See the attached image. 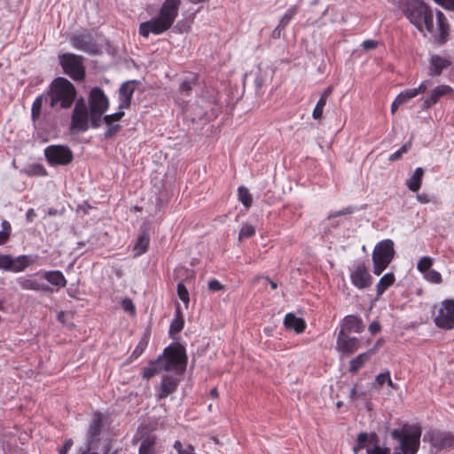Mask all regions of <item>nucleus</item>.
Segmentation results:
<instances>
[{"instance_id": "473e14b6", "label": "nucleus", "mask_w": 454, "mask_h": 454, "mask_svg": "<svg viewBox=\"0 0 454 454\" xmlns=\"http://www.w3.org/2000/svg\"><path fill=\"white\" fill-rule=\"evenodd\" d=\"M48 98L44 94H41L37 96L33 101L31 106V120L35 124V122L39 120L42 114V107L44 101H47Z\"/></svg>"}, {"instance_id": "603ef678", "label": "nucleus", "mask_w": 454, "mask_h": 454, "mask_svg": "<svg viewBox=\"0 0 454 454\" xmlns=\"http://www.w3.org/2000/svg\"><path fill=\"white\" fill-rule=\"evenodd\" d=\"M121 306H122V309L126 312H129V313L134 314L135 311H136L135 305H134L133 301L130 299L126 298V299L122 300Z\"/></svg>"}, {"instance_id": "9d476101", "label": "nucleus", "mask_w": 454, "mask_h": 454, "mask_svg": "<svg viewBox=\"0 0 454 454\" xmlns=\"http://www.w3.org/2000/svg\"><path fill=\"white\" fill-rule=\"evenodd\" d=\"M44 156L51 167L67 166L74 160V153L69 146L65 145H51L44 149Z\"/></svg>"}, {"instance_id": "69168bd1", "label": "nucleus", "mask_w": 454, "mask_h": 454, "mask_svg": "<svg viewBox=\"0 0 454 454\" xmlns=\"http://www.w3.org/2000/svg\"><path fill=\"white\" fill-rule=\"evenodd\" d=\"M380 331V325L378 322L371 323V334L377 333Z\"/></svg>"}, {"instance_id": "7c9ffc66", "label": "nucleus", "mask_w": 454, "mask_h": 454, "mask_svg": "<svg viewBox=\"0 0 454 454\" xmlns=\"http://www.w3.org/2000/svg\"><path fill=\"white\" fill-rule=\"evenodd\" d=\"M150 236L147 231H142L137 239L134 245L133 251L136 256L145 254L149 247Z\"/></svg>"}, {"instance_id": "4c0bfd02", "label": "nucleus", "mask_w": 454, "mask_h": 454, "mask_svg": "<svg viewBox=\"0 0 454 454\" xmlns=\"http://www.w3.org/2000/svg\"><path fill=\"white\" fill-rule=\"evenodd\" d=\"M368 359H369V355L367 352L358 355L356 357L353 358L350 361L349 371L351 372H358V370L364 365V364L367 362Z\"/></svg>"}, {"instance_id": "dca6fc26", "label": "nucleus", "mask_w": 454, "mask_h": 454, "mask_svg": "<svg viewBox=\"0 0 454 454\" xmlns=\"http://www.w3.org/2000/svg\"><path fill=\"white\" fill-rule=\"evenodd\" d=\"M124 110L125 109L118 108V112L114 114L102 115V121L107 126V129L104 133L105 138L113 137L121 129V126L115 122H118L124 117Z\"/></svg>"}, {"instance_id": "c9c22d12", "label": "nucleus", "mask_w": 454, "mask_h": 454, "mask_svg": "<svg viewBox=\"0 0 454 454\" xmlns=\"http://www.w3.org/2000/svg\"><path fill=\"white\" fill-rule=\"evenodd\" d=\"M385 383H387V386L392 389L398 388L397 385L392 381L389 372H385L383 373L379 374L376 377L372 387L374 388H380L383 387Z\"/></svg>"}, {"instance_id": "aec40b11", "label": "nucleus", "mask_w": 454, "mask_h": 454, "mask_svg": "<svg viewBox=\"0 0 454 454\" xmlns=\"http://www.w3.org/2000/svg\"><path fill=\"white\" fill-rule=\"evenodd\" d=\"M135 90L136 81H128L121 85L118 96V108L129 109L130 107Z\"/></svg>"}, {"instance_id": "f3484780", "label": "nucleus", "mask_w": 454, "mask_h": 454, "mask_svg": "<svg viewBox=\"0 0 454 454\" xmlns=\"http://www.w3.org/2000/svg\"><path fill=\"white\" fill-rule=\"evenodd\" d=\"M360 347V341L356 337H350L349 334L339 333L336 341V348L342 355H351Z\"/></svg>"}, {"instance_id": "8fccbe9b", "label": "nucleus", "mask_w": 454, "mask_h": 454, "mask_svg": "<svg viewBox=\"0 0 454 454\" xmlns=\"http://www.w3.org/2000/svg\"><path fill=\"white\" fill-rule=\"evenodd\" d=\"M297 13V9L293 7V8H290L285 14L284 16L282 17V19L280 20V26H282V28H285L289 21L294 18V16Z\"/></svg>"}, {"instance_id": "6e6552de", "label": "nucleus", "mask_w": 454, "mask_h": 454, "mask_svg": "<svg viewBox=\"0 0 454 454\" xmlns=\"http://www.w3.org/2000/svg\"><path fill=\"white\" fill-rule=\"evenodd\" d=\"M105 427V416L100 411L93 413L87 434L84 450L82 454H87L91 450L98 449L102 441V434Z\"/></svg>"}, {"instance_id": "ea45409f", "label": "nucleus", "mask_w": 454, "mask_h": 454, "mask_svg": "<svg viewBox=\"0 0 454 454\" xmlns=\"http://www.w3.org/2000/svg\"><path fill=\"white\" fill-rule=\"evenodd\" d=\"M1 226L2 231H0V246L4 245L8 241L12 232L11 224L7 220H3Z\"/></svg>"}, {"instance_id": "bb28decb", "label": "nucleus", "mask_w": 454, "mask_h": 454, "mask_svg": "<svg viewBox=\"0 0 454 454\" xmlns=\"http://www.w3.org/2000/svg\"><path fill=\"white\" fill-rule=\"evenodd\" d=\"M162 371H164L163 365L160 362V358L158 357L155 360L150 361L148 366L142 369L141 375L143 379L148 380Z\"/></svg>"}, {"instance_id": "c03bdc74", "label": "nucleus", "mask_w": 454, "mask_h": 454, "mask_svg": "<svg viewBox=\"0 0 454 454\" xmlns=\"http://www.w3.org/2000/svg\"><path fill=\"white\" fill-rule=\"evenodd\" d=\"M173 447L178 454H196L195 448L192 444L184 445L180 441H176Z\"/></svg>"}, {"instance_id": "4be33fe9", "label": "nucleus", "mask_w": 454, "mask_h": 454, "mask_svg": "<svg viewBox=\"0 0 454 454\" xmlns=\"http://www.w3.org/2000/svg\"><path fill=\"white\" fill-rule=\"evenodd\" d=\"M453 92V89L446 84H441L435 87L430 93L429 97L423 102V108L428 109L435 105L442 97Z\"/></svg>"}, {"instance_id": "de8ad7c7", "label": "nucleus", "mask_w": 454, "mask_h": 454, "mask_svg": "<svg viewBox=\"0 0 454 454\" xmlns=\"http://www.w3.org/2000/svg\"><path fill=\"white\" fill-rule=\"evenodd\" d=\"M423 276L426 280L433 284H440L442 280V275L435 270H430L423 274Z\"/></svg>"}, {"instance_id": "39448f33", "label": "nucleus", "mask_w": 454, "mask_h": 454, "mask_svg": "<svg viewBox=\"0 0 454 454\" xmlns=\"http://www.w3.org/2000/svg\"><path fill=\"white\" fill-rule=\"evenodd\" d=\"M46 97L52 109H67L75 99L76 89L67 78L57 77L51 82Z\"/></svg>"}, {"instance_id": "bf43d9fd", "label": "nucleus", "mask_w": 454, "mask_h": 454, "mask_svg": "<svg viewBox=\"0 0 454 454\" xmlns=\"http://www.w3.org/2000/svg\"><path fill=\"white\" fill-rule=\"evenodd\" d=\"M417 200L422 204L430 202V197L427 193H419L417 195Z\"/></svg>"}, {"instance_id": "a18cd8bd", "label": "nucleus", "mask_w": 454, "mask_h": 454, "mask_svg": "<svg viewBox=\"0 0 454 454\" xmlns=\"http://www.w3.org/2000/svg\"><path fill=\"white\" fill-rule=\"evenodd\" d=\"M177 295L179 299L184 302L185 308H188L190 302L189 292L182 282L177 284Z\"/></svg>"}, {"instance_id": "412c9836", "label": "nucleus", "mask_w": 454, "mask_h": 454, "mask_svg": "<svg viewBox=\"0 0 454 454\" xmlns=\"http://www.w3.org/2000/svg\"><path fill=\"white\" fill-rule=\"evenodd\" d=\"M364 329L363 320L359 317L348 315L341 320L339 333L349 334L350 333H361Z\"/></svg>"}, {"instance_id": "79ce46f5", "label": "nucleus", "mask_w": 454, "mask_h": 454, "mask_svg": "<svg viewBox=\"0 0 454 454\" xmlns=\"http://www.w3.org/2000/svg\"><path fill=\"white\" fill-rule=\"evenodd\" d=\"M411 147V141L406 142L404 145H403L400 149L393 153L389 155L388 160L390 161H395L402 158V156L406 153Z\"/></svg>"}, {"instance_id": "0e129e2a", "label": "nucleus", "mask_w": 454, "mask_h": 454, "mask_svg": "<svg viewBox=\"0 0 454 454\" xmlns=\"http://www.w3.org/2000/svg\"><path fill=\"white\" fill-rule=\"evenodd\" d=\"M284 28H282V26H280V23L278 25V27L272 31V37L274 39H278L281 36V32Z\"/></svg>"}, {"instance_id": "4468645a", "label": "nucleus", "mask_w": 454, "mask_h": 454, "mask_svg": "<svg viewBox=\"0 0 454 454\" xmlns=\"http://www.w3.org/2000/svg\"><path fill=\"white\" fill-rule=\"evenodd\" d=\"M16 282L22 290L44 293L54 292V289L52 287L49 286L44 283L40 282V280L37 279L35 275L34 274L19 277L16 279Z\"/></svg>"}, {"instance_id": "20e7f679", "label": "nucleus", "mask_w": 454, "mask_h": 454, "mask_svg": "<svg viewBox=\"0 0 454 454\" xmlns=\"http://www.w3.org/2000/svg\"><path fill=\"white\" fill-rule=\"evenodd\" d=\"M401 9L409 21L420 32L434 34V13L423 0H402Z\"/></svg>"}, {"instance_id": "0eeeda50", "label": "nucleus", "mask_w": 454, "mask_h": 454, "mask_svg": "<svg viewBox=\"0 0 454 454\" xmlns=\"http://www.w3.org/2000/svg\"><path fill=\"white\" fill-rule=\"evenodd\" d=\"M394 243L390 239H385L378 243L372 253L373 273L380 276L388 266L394 258Z\"/></svg>"}, {"instance_id": "864d4df0", "label": "nucleus", "mask_w": 454, "mask_h": 454, "mask_svg": "<svg viewBox=\"0 0 454 454\" xmlns=\"http://www.w3.org/2000/svg\"><path fill=\"white\" fill-rule=\"evenodd\" d=\"M437 4L449 11H454V0H434Z\"/></svg>"}, {"instance_id": "f704fd0d", "label": "nucleus", "mask_w": 454, "mask_h": 454, "mask_svg": "<svg viewBox=\"0 0 454 454\" xmlns=\"http://www.w3.org/2000/svg\"><path fill=\"white\" fill-rule=\"evenodd\" d=\"M149 340L150 333H145L130 355L131 360L137 359L144 353L148 346Z\"/></svg>"}, {"instance_id": "393cba45", "label": "nucleus", "mask_w": 454, "mask_h": 454, "mask_svg": "<svg viewBox=\"0 0 454 454\" xmlns=\"http://www.w3.org/2000/svg\"><path fill=\"white\" fill-rule=\"evenodd\" d=\"M32 263L33 260L30 255L22 254L17 257L12 256L9 271L16 273L24 271Z\"/></svg>"}, {"instance_id": "e2e57ef3", "label": "nucleus", "mask_w": 454, "mask_h": 454, "mask_svg": "<svg viewBox=\"0 0 454 454\" xmlns=\"http://www.w3.org/2000/svg\"><path fill=\"white\" fill-rule=\"evenodd\" d=\"M363 395H364V393L362 391H360L358 385H356L353 387V389H352L351 397L352 398H356V397H359V396H361Z\"/></svg>"}, {"instance_id": "e433bc0d", "label": "nucleus", "mask_w": 454, "mask_h": 454, "mask_svg": "<svg viewBox=\"0 0 454 454\" xmlns=\"http://www.w3.org/2000/svg\"><path fill=\"white\" fill-rule=\"evenodd\" d=\"M363 450H365L366 454H369V434L365 432L358 434L357 442L354 446L353 451L355 454H358Z\"/></svg>"}, {"instance_id": "052dcab7", "label": "nucleus", "mask_w": 454, "mask_h": 454, "mask_svg": "<svg viewBox=\"0 0 454 454\" xmlns=\"http://www.w3.org/2000/svg\"><path fill=\"white\" fill-rule=\"evenodd\" d=\"M36 216L35 211L34 208L27 209L26 213V218L28 223H32Z\"/></svg>"}, {"instance_id": "58836bf2", "label": "nucleus", "mask_w": 454, "mask_h": 454, "mask_svg": "<svg viewBox=\"0 0 454 454\" xmlns=\"http://www.w3.org/2000/svg\"><path fill=\"white\" fill-rule=\"evenodd\" d=\"M238 197L239 200L243 204V206L248 209L253 202L252 195L250 194L247 188L244 186H239L238 188Z\"/></svg>"}, {"instance_id": "f8f14e48", "label": "nucleus", "mask_w": 454, "mask_h": 454, "mask_svg": "<svg viewBox=\"0 0 454 454\" xmlns=\"http://www.w3.org/2000/svg\"><path fill=\"white\" fill-rule=\"evenodd\" d=\"M137 439H134L133 442H139L138 454H158L159 440L148 427H142L137 430Z\"/></svg>"}, {"instance_id": "cd10ccee", "label": "nucleus", "mask_w": 454, "mask_h": 454, "mask_svg": "<svg viewBox=\"0 0 454 454\" xmlns=\"http://www.w3.org/2000/svg\"><path fill=\"white\" fill-rule=\"evenodd\" d=\"M450 64L451 62L448 59L442 58L439 55H433L430 58V73L439 75L442 70L450 66Z\"/></svg>"}, {"instance_id": "423d86ee", "label": "nucleus", "mask_w": 454, "mask_h": 454, "mask_svg": "<svg viewBox=\"0 0 454 454\" xmlns=\"http://www.w3.org/2000/svg\"><path fill=\"white\" fill-rule=\"evenodd\" d=\"M165 372L174 371L176 374L184 373L187 366V355L185 348L175 342L164 348L162 355L158 356Z\"/></svg>"}, {"instance_id": "774afa93", "label": "nucleus", "mask_w": 454, "mask_h": 454, "mask_svg": "<svg viewBox=\"0 0 454 454\" xmlns=\"http://www.w3.org/2000/svg\"><path fill=\"white\" fill-rule=\"evenodd\" d=\"M266 279L270 282L271 289L275 290L278 288V284L275 281L270 279L269 278H266Z\"/></svg>"}, {"instance_id": "a19ab883", "label": "nucleus", "mask_w": 454, "mask_h": 454, "mask_svg": "<svg viewBox=\"0 0 454 454\" xmlns=\"http://www.w3.org/2000/svg\"><path fill=\"white\" fill-rule=\"evenodd\" d=\"M27 173L30 176H45L48 175L46 168L40 163L31 165Z\"/></svg>"}, {"instance_id": "c756f323", "label": "nucleus", "mask_w": 454, "mask_h": 454, "mask_svg": "<svg viewBox=\"0 0 454 454\" xmlns=\"http://www.w3.org/2000/svg\"><path fill=\"white\" fill-rule=\"evenodd\" d=\"M424 173L422 168H417L411 176L406 180V185L410 191L416 192L420 189Z\"/></svg>"}, {"instance_id": "f257e3e1", "label": "nucleus", "mask_w": 454, "mask_h": 454, "mask_svg": "<svg viewBox=\"0 0 454 454\" xmlns=\"http://www.w3.org/2000/svg\"><path fill=\"white\" fill-rule=\"evenodd\" d=\"M109 108V99L104 90L94 87L89 94L88 106L83 98L76 101L71 117V129L85 132L91 128L98 129L102 123V115Z\"/></svg>"}, {"instance_id": "ddd939ff", "label": "nucleus", "mask_w": 454, "mask_h": 454, "mask_svg": "<svg viewBox=\"0 0 454 454\" xmlns=\"http://www.w3.org/2000/svg\"><path fill=\"white\" fill-rule=\"evenodd\" d=\"M424 441H427L436 450L454 448V433L431 430L425 434Z\"/></svg>"}, {"instance_id": "2f4dec72", "label": "nucleus", "mask_w": 454, "mask_h": 454, "mask_svg": "<svg viewBox=\"0 0 454 454\" xmlns=\"http://www.w3.org/2000/svg\"><path fill=\"white\" fill-rule=\"evenodd\" d=\"M331 93H332V89L331 88H327L322 93V95H321L320 98L318 99L316 106L314 107V110H313V113H312V117L315 120H320L322 118L324 108H325V106L326 105L327 98L331 95Z\"/></svg>"}, {"instance_id": "7ed1b4c3", "label": "nucleus", "mask_w": 454, "mask_h": 454, "mask_svg": "<svg viewBox=\"0 0 454 454\" xmlns=\"http://www.w3.org/2000/svg\"><path fill=\"white\" fill-rule=\"evenodd\" d=\"M180 5L181 0H165L157 18L140 24V35L148 38L150 33L160 35L168 30L178 16Z\"/></svg>"}, {"instance_id": "c85d7f7f", "label": "nucleus", "mask_w": 454, "mask_h": 454, "mask_svg": "<svg viewBox=\"0 0 454 454\" xmlns=\"http://www.w3.org/2000/svg\"><path fill=\"white\" fill-rule=\"evenodd\" d=\"M395 278L393 272L386 273L376 285V299L378 300L385 291L394 285Z\"/></svg>"}, {"instance_id": "37998d69", "label": "nucleus", "mask_w": 454, "mask_h": 454, "mask_svg": "<svg viewBox=\"0 0 454 454\" xmlns=\"http://www.w3.org/2000/svg\"><path fill=\"white\" fill-rule=\"evenodd\" d=\"M433 265V259L429 256H424L419 259L417 264V269L422 274H425L428 270H432L431 267Z\"/></svg>"}, {"instance_id": "1a4fd4ad", "label": "nucleus", "mask_w": 454, "mask_h": 454, "mask_svg": "<svg viewBox=\"0 0 454 454\" xmlns=\"http://www.w3.org/2000/svg\"><path fill=\"white\" fill-rule=\"evenodd\" d=\"M59 64L66 74L74 81H82L85 77L83 58L74 53H64L59 56Z\"/></svg>"}, {"instance_id": "f03ea898", "label": "nucleus", "mask_w": 454, "mask_h": 454, "mask_svg": "<svg viewBox=\"0 0 454 454\" xmlns=\"http://www.w3.org/2000/svg\"><path fill=\"white\" fill-rule=\"evenodd\" d=\"M421 434L419 425L405 424L399 429H394L391 436L399 442L394 454H416L419 449ZM377 442V435L371 433V447H373L371 454H391L389 448H381Z\"/></svg>"}, {"instance_id": "72a5a7b5", "label": "nucleus", "mask_w": 454, "mask_h": 454, "mask_svg": "<svg viewBox=\"0 0 454 454\" xmlns=\"http://www.w3.org/2000/svg\"><path fill=\"white\" fill-rule=\"evenodd\" d=\"M436 29L439 31L440 41L442 43L448 35V23L444 14L442 12H436Z\"/></svg>"}, {"instance_id": "b1692460", "label": "nucleus", "mask_w": 454, "mask_h": 454, "mask_svg": "<svg viewBox=\"0 0 454 454\" xmlns=\"http://www.w3.org/2000/svg\"><path fill=\"white\" fill-rule=\"evenodd\" d=\"M284 325L286 329H292L296 333H301L305 331L306 323L303 318L297 317L293 313H287L284 318Z\"/></svg>"}, {"instance_id": "338daca9", "label": "nucleus", "mask_w": 454, "mask_h": 454, "mask_svg": "<svg viewBox=\"0 0 454 454\" xmlns=\"http://www.w3.org/2000/svg\"><path fill=\"white\" fill-rule=\"evenodd\" d=\"M110 450H111V444L110 442H107L104 447H103V454H109L110 453Z\"/></svg>"}, {"instance_id": "680f3d73", "label": "nucleus", "mask_w": 454, "mask_h": 454, "mask_svg": "<svg viewBox=\"0 0 454 454\" xmlns=\"http://www.w3.org/2000/svg\"><path fill=\"white\" fill-rule=\"evenodd\" d=\"M175 319H184L183 312L181 309V306L178 302L176 303V309H175Z\"/></svg>"}, {"instance_id": "9b49d317", "label": "nucleus", "mask_w": 454, "mask_h": 454, "mask_svg": "<svg viewBox=\"0 0 454 454\" xmlns=\"http://www.w3.org/2000/svg\"><path fill=\"white\" fill-rule=\"evenodd\" d=\"M434 322L439 328L454 329V299H446L440 303Z\"/></svg>"}, {"instance_id": "5fc2aeb1", "label": "nucleus", "mask_w": 454, "mask_h": 454, "mask_svg": "<svg viewBox=\"0 0 454 454\" xmlns=\"http://www.w3.org/2000/svg\"><path fill=\"white\" fill-rule=\"evenodd\" d=\"M192 90V82L190 81H184L180 85V91L185 93L186 95H190Z\"/></svg>"}, {"instance_id": "a878e982", "label": "nucleus", "mask_w": 454, "mask_h": 454, "mask_svg": "<svg viewBox=\"0 0 454 454\" xmlns=\"http://www.w3.org/2000/svg\"><path fill=\"white\" fill-rule=\"evenodd\" d=\"M43 278L51 285L59 288L66 287L67 281L60 270H47L43 272Z\"/></svg>"}, {"instance_id": "49530a36", "label": "nucleus", "mask_w": 454, "mask_h": 454, "mask_svg": "<svg viewBox=\"0 0 454 454\" xmlns=\"http://www.w3.org/2000/svg\"><path fill=\"white\" fill-rule=\"evenodd\" d=\"M254 235H255V228L251 224L246 223L241 227V229L239 231V239L242 240L245 239H249Z\"/></svg>"}, {"instance_id": "6ab92c4d", "label": "nucleus", "mask_w": 454, "mask_h": 454, "mask_svg": "<svg viewBox=\"0 0 454 454\" xmlns=\"http://www.w3.org/2000/svg\"><path fill=\"white\" fill-rule=\"evenodd\" d=\"M180 383V379L173 375H164L157 393L159 401L167 398L169 395L175 393Z\"/></svg>"}, {"instance_id": "13d9d810", "label": "nucleus", "mask_w": 454, "mask_h": 454, "mask_svg": "<svg viewBox=\"0 0 454 454\" xmlns=\"http://www.w3.org/2000/svg\"><path fill=\"white\" fill-rule=\"evenodd\" d=\"M73 446L72 439L66 440L61 449L59 450V454H67L69 450Z\"/></svg>"}, {"instance_id": "4d7b16f0", "label": "nucleus", "mask_w": 454, "mask_h": 454, "mask_svg": "<svg viewBox=\"0 0 454 454\" xmlns=\"http://www.w3.org/2000/svg\"><path fill=\"white\" fill-rule=\"evenodd\" d=\"M208 289L214 292L223 289V286L216 279H212L208 282Z\"/></svg>"}, {"instance_id": "a211bd4d", "label": "nucleus", "mask_w": 454, "mask_h": 454, "mask_svg": "<svg viewBox=\"0 0 454 454\" xmlns=\"http://www.w3.org/2000/svg\"><path fill=\"white\" fill-rule=\"evenodd\" d=\"M427 90V85L426 82H423L419 84L418 88L408 89L402 92H400L395 99L393 101L391 106L392 113H395V110L402 105L407 103L413 98L417 97L420 93H425Z\"/></svg>"}, {"instance_id": "6e6d98bb", "label": "nucleus", "mask_w": 454, "mask_h": 454, "mask_svg": "<svg viewBox=\"0 0 454 454\" xmlns=\"http://www.w3.org/2000/svg\"><path fill=\"white\" fill-rule=\"evenodd\" d=\"M351 213H352V210L349 207H346V208H343L342 210L335 211V212L329 214L328 219L330 220V219H333V218H335V217H338L340 215H348Z\"/></svg>"}, {"instance_id": "5701e85b", "label": "nucleus", "mask_w": 454, "mask_h": 454, "mask_svg": "<svg viewBox=\"0 0 454 454\" xmlns=\"http://www.w3.org/2000/svg\"><path fill=\"white\" fill-rule=\"evenodd\" d=\"M351 282L358 288H364L369 285V272L364 263L357 264L351 273Z\"/></svg>"}, {"instance_id": "3c124183", "label": "nucleus", "mask_w": 454, "mask_h": 454, "mask_svg": "<svg viewBox=\"0 0 454 454\" xmlns=\"http://www.w3.org/2000/svg\"><path fill=\"white\" fill-rule=\"evenodd\" d=\"M12 255L0 254V270L9 271Z\"/></svg>"}, {"instance_id": "2eb2a0df", "label": "nucleus", "mask_w": 454, "mask_h": 454, "mask_svg": "<svg viewBox=\"0 0 454 454\" xmlns=\"http://www.w3.org/2000/svg\"><path fill=\"white\" fill-rule=\"evenodd\" d=\"M72 46L86 53L94 54L97 52V45L93 37L88 33L74 35L71 39Z\"/></svg>"}, {"instance_id": "09e8293b", "label": "nucleus", "mask_w": 454, "mask_h": 454, "mask_svg": "<svg viewBox=\"0 0 454 454\" xmlns=\"http://www.w3.org/2000/svg\"><path fill=\"white\" fill-rule=\"evenodd\" d=\"M184 326V319H173L169 326V334L174 335L179 333Z\"/></svg>"}]
</instances>
